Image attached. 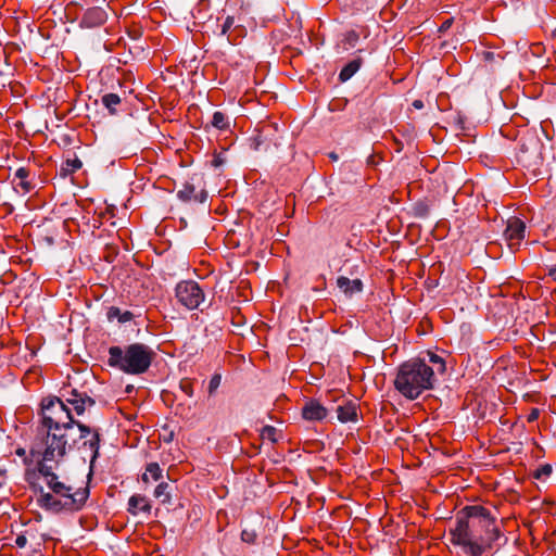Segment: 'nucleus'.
I'll use <instances>...</instances> for the list:
<instances>
[{"instance_id":"nucleus-1","label":"nucleus","mask_w":556,"mask_h":556,"mask_svg":"<svg viewBox=\"0 0 556 556\" xmlns=\"http://www.w3.org/2000/svg\"><path fill=\"white\" fill-rule=\"evenodd\" d=\"M72 409L56 396L41 401V425L30 447L31 457L45 460L63 459L67 451L76 443L73 438L77 426Z\"/></svg>"},{"instance_id":"nucleus-2","label":"nucleus","mask_w":556,"mask_h":556,"mask_svg":"<svg viewBox=\"0 0 556 556\" xmlns=\"http://www.w3.org/2000/svg\"><path fill=\"white\" fill-rule=\"evenodd\" d=\"M448 534L451 543L466 556H482L498 548L501 540L506 542L497 518L481 505L465 506L457 514Z\"/></svg>"},{"instance_id":"nucleus-3","label":"nucleus","mask_w":556,"mask_h":556,"mask_svg":"<svg viewBox=\"0 0 556 556\" xmlns=\"http://www.w3.org/2000/svg\"><path fill=\"white\" fill-rule=\"evenodd\" d=\"M38 465V471L42 482L49 491L39 490L37 503L41 508L52 513L80 510L89 497V488H73L60 479L53 471L54 465L62 459L45 460L42 457H33Z\"/></svg>"},{"instance_id":"nucleus-4","label":"nucleus","mask_w":556,"mask_h":556,"mask_svg":"<svg viewBox=\"0 0 556 556\" xmlns=\"http://www.w3.org/2000/svg\"><path fill=\"white\" fill-rule=\"evenodd\" d=\"M435 382V371L425 359L413 358L397 368L394 388L407 400H416Z\"/></svg>"},{"instance_id":"nucleus-5","label":"nucleus","mask_w":556,"mask_h":556,"mask_svg":"<svg viewBox=\"0 0 556 556\" xmlns=\"http://www.w3.org/2000/svg\"><path fill=\"white\" fill-rule=\"evenodd\" d=\"M153 357L154 352L142 343L114 345L109 349L108 364L128 375H141L149 369Z\"/></svg>"},{"instance_id":"nucleus-6","label":"nucleus","mask_w":556,"mask_h":556,"mask_svg":"<svg viewBox=\"0 0 556 556\" xmlns=\"http://www.w3.org/2000/svg\"><path fill=\"white\" fill-rule=\"evenodd\" d=\"M177 301L188 309H194L204 301V292L198 282L193 280H184L177 283L175 288Z\"/></svg>"},{"instance_id":"nucleus-7","label":"nucleus","mask_w":556,"mask_h":556,"mask_svg":"<svg viewBox=\"0 0 556 556\" xmlns=\"http://www.w3.org/2000/svg\"><path fill=\"white\" fill-rule=\"evenodd\" d=\"M77 428L79 439L84 440L83 447L90 451L92 459L97 458L99 455L100 433L98 430L91 429L81 422H77Z\"/></svg>"},{"instance_id":"nucleus-8","label":"nucleus","mask_w":556,"mask_h":556,"mask_svg":"<svg viewBox=\"0 0 556 556\" xmlns=\"http://www.w3.org/2000/svg\"><path fill=\"white\" fill-rule=\"evenodd\" d=\"M525 232L526 224L521 219L517 217L508 219L504 235L511 250L519 247L520 242L525 239Z\"/></svg>"},{"instance_id":"nucleus-9","label":"nucleus","mask_w":556,"mask_h":556,"mask_svg":"<svg viewBox=\"0 0 556 556\" xmlns=\"http://www.w3.org/2000/svg\"><path fill=\"white\" fill-rule=\"evenodd\" d=\"M65 404L71 405L77 416H81L86 409L94 406L96 402L85 392H79L76 389H72L66 399Z\"/></svg>"},{"instance_id":"nucleus-10","label":"nucleus","mask_w":556,"mask_h":556,"mask_svg":"<svg viewBox=\"0 0 556 556\" xmlns=\"http://www.w3.org/2000/svg\"><path fill=\"white\" fill-rule=\"evenodd\" d=\"M328 416V409L317 400H308L302 407V417L307 421H321Z\"/></svg>"},{"instance_id":"nucleus-11","label":"nucleus","mask_w":556,"mask_h":556,"mask_svg":"<svg viewBox=\"0 0 556 556\" xmlns=\"http://www.w3.org/2000/svg\"><path fill=\"white\" fill-rule=\"evenodd\" d=\"M177 198L181 202L204 203L207 199V192L204 188L197 190L193 184L186 182L180 190L177 191Z\"/></svg>"},{"instance_id":"nucleus-12","label":"nucleus","mask_w":556,"mask_h":556,"mask_svg":"<svg viewBox=\"0 0 556 556\" xmlns=\"http://www.w3.org/2000/svg\"><path fill=\"white\" fill-rule=\"evenodd\" d=\"M108 20V13L103 8L93 7L89 8L83 18L81 25L88 28L98 27L103 25Z\"/></svg>"},{"instance_id":"nucleus-13","label":"nucleus","mask_w":556,"mask_h":556,"mask_svg":"<svg viewBox=\"0 0 556 556\" xmlns=\"http://www.w3.org/2000/svg\"><path fill=\"white\" fill-rule=\"evenodd\" d=\"M12 184L14 190L22 195L29 193L34 189V185L29 180V170L25 167H20L15 170Z\"/></svg>"},{"instance_id":"nucleus-14","label":"nucleus","mask_w":556,"mask_h":556,"mask_svg":"<svg viewBox=\"0 0 556 556\" xmlns=\"http://www.w3.org/2000/svg\"><path fill=\"white\" fill-rule=\"evenodd\" d=\"M337 418L340 422H356L358 420V405L353 401H344L337 407Z\"/></svg>"},{"instance_id":"nucleus-15","label":"nucleus","mask_w":556,"mask_h":556,"mask_svg":"<svg viewBox=\"0 0 556 556\" xmlns=\"http://www.w3.org/2000/svg\"><path fill=\"white\" fill-rule=\"evenodd\" d=\"M337 286L348 296H352L363 290V282L361 279L351 280L344 276L338 277Z\"/></svg>"},{"instance_id":"nucleus-16","label":"nucleus","mask_w":556,"mask_h":556,"mask_svg":"<svg viewBox=\"0 0 556 556\" xmlns=\"http://www.w3.org/2000/svg\"><path fill=\"white\" fill-rule=\"evenodd\" d=\"M127 510L131 515H137L138 511L150 513L151 505L144 496H142L140 494H135L128 501V509Z\"/></svg>"},{"instance_id":"nucleus-17","label":"nucleus","mask_w":556,"mask_h":556,"mask_svg":"<svg viewBox=\"0 0 556 556\" xmlns=\"http://www.w3.org/2000/svg\"><path fill=\"white\" fill-rule=\"evenodd\" d=\"M163 477V469L155 462L149 463L146 466V471L142 475V481L149 483L151 481H159Z\"/></svg>"},{"instance_id":"nucleus-18","label":"nucleus","mask_w":556,"mask_h":556,"mask_svg":"<svg viewBox=\"0 0 556 556\" xmlns=\"http://www.w3.org/2000/svg\"><path fill=\"white\" fill-rule=\"evenodd\" d=\"M106 317L109 320L117 319L118 323L125 324L134 318V314L130 311H122L116 306H111L108 309Z\"/></svg>"},{"instance_id":"nucleus-19","label":"nucleus","mask_w":556,"mask_h":556,"mask_svg":"<svg viewBox=\"0 0 556 556\" xmlns=\"http://www.w3.org/2000/svg\"><path fill=\"white\" fill-rule=\"evenodd\" d=\"M362 65L361 59H355L350 61L340 72L339 79L344 83L349 80L359 68Z\"/></svg>"},{"instance_id":"nucleus-20","label":"nucleus","mask_w":556,"mask_h":556,"mask_svg":"<svg viewBox=\"0 0 556 556\" xmlns=\"http://www.w3.org/2000/svg\"><path fill=\"white\" fill-rule=\"evenodd\" d=\"M212 125L218 130H227L230 127L229 117L219 111H216L212 117Z\"/></svg>"},{"instance_id":"nucleus-21","label":"nucleus","mask_w":556,"mask_h":556,"mask_svg":"<svg viewBox=\"0 0 556 556\" xmlns=\"http://www.w3.org/2000/svg\"><path fill=\"white\" fill-rule=\"evenodd\" d=\"M83 166V162L77 157H73V159H67L63 164H62V167H61V170L63 172L64 175H68V174H73L75 172H77L78 169H80Z\"/></svg>"},{"instance_id":"nucleus-22","label":"nucleus","mask_w":556,"mask_h":556,"mask_svg":"<svg viewBox=\"0 0 556 556\" xmlns=\"http://www.w3.org/2000/svg\"><path fill=\"white\" fill-rule=\"evenodd\" d=\"M102 103L111 114H114L116 112V105L121 103V98L116 93H106L102 97Z\"/></svg>"},{"instance_id":"nucleus-23","label":"nucleus","mask_w":556,"mask_h":556,"mask_svg":"<svg viewBox=\"0 0 556 556\" xmlns=\"http://www.w3.org/2000/svg\"><path fill=\"white\" fill-rule=\"evenodd\" d=\"M168 483L167 482H161L156 485L154 490V496L159 498L163 504L170 502V493L168 491Z\"/></svg>"},{"instance_id":"nucleus-24","label":"nucleus","mask_w":556,"mask_h":556,"mask_svg":"<svg viewBox=\"0 0 556 556\" xmlns=\"http://www.w3.org/2000/svg\"><path fill=\"white\" fill-rule=\"evenodd\" d=\"M261 437L263 440H268L271 443L278 441V432L277 429L273 426H265L261 431Z\"/></svg>"},{"instance_id":"nucleus-25","label":"nucleus","mask_w":556,"mask_h":556,"mask_svg":"<svg viewBox=\"0 0 556 556\" xmlns=\"http://www.w3.org/2000/svg\"><path fill=\"white\" fill-rule=\"evenodd\" d=\"M220 383H222V375L217 374V372L214 374L208 381V387H207L208 396H213L215 394V392L219 388Z\"/></svg>"},{"instance_id":"nucleus-26","label":"nucleus","mask_w":556,"mask_h":556,"mask_svg":"<svg viewBox=\"0 0 556 556\" xmlns=\"http://www.w3.org/2000/svg\"><path fill=\"white\" fill-rule=\"evenodd\" d=\"M429 363L437 366V371L443 374L446 369L443 358L434 353L428 352Z\"/></svg>"},{"instance_id":"nucleus-27","label":"nucleus","mask_w":556,"mask_h":556,"mask_svg":"<svg viewBox=\"0 0 556 556\" xmlns=\"http://www.w3.org/2000/svg\"><path fill=\"white\" fill-rule=\"evenodd\" d=\"M180 390L188 396V397H192L193 394H194V391H193V383H192V380L191 379H182L180 381Z\"/></svg>"},{"instance_id":"nucleus-28","label":"nucleus","mask_w":556,"mask_h":556,"mask_svg":"<svg viewBox=\"0 0 556 556\" xmlns=\"http://www.w3.org/2000/svg\"><path fill=\"white\" fill-rule=\"evenodd\" d=\"M257 538L256 531L252 529H243L241 540L245 543L253 544Z\"/></svg>"},{"instance_id":"nucleus-29","label":"nucleus","mask_w":556,"mask_h":556,"mask_svg":"<svg viewBox=\"0 0 556 556\" xmlns=\"http://www.w3.org/2000/svg\"><path fill=\"white\" fill-rule=\"evenodd\" d=\"M235 18L233 16H227L223 24L220 25V36H225L228 31L233 27Z\"/></svg>"},{"instance_id":"nucleus-30","label":"nucleus","mask_w":556,"mask_h":556,"mask_svg":"<svg viewBox=\"0 0 556 556\" xmlns=\"http://www.w3.org/2000/svg\"><path fill=\"white\" fill-rule=\"evenodd\" d=\"M552 473V467L549 465H544V466H541L536 471H535V478L540 479L542 477H547Z\"/></svg>"},{"instance_id":"nucleus-31","label":"nucleus","mask_w":556,"mask_h":556,"mask_svg":"<svg viewBox=\"0 0 556 556\" xmlns=\"http://www.w3.org/2000/svg\"><path fill=\"white\" fill-rule=\"evenodd\" d=\"M453 24V18H447L446 21H444L441 26L439 27V31L440 33H444L446 31L447 29H450V27L452 26Z\"/></svg>"},{"instance_id":"nucleus-32","label":"nucleus","mask_w":556,"mask_h":556,"mask_svg":"<svg viewBox=\"0 0 556 556\" xmlns=\"http://www.w3.org/2000/svg\"><path fill=\"white\" fill-rule=\"evenodd\" d=\"M346 40L351 46H354L355 42L358 40V35L355 31H350L346 35Z\"/></svg>"},{"instance_id":"nucleus-33","label":"nucleus","mask_w":556,"mask_h":556,"mask_svg":"<svg viewBox=\"0 0 556 556\" xmlns=\"http://www.w3.org/2000/svg\"><path fill=\"white\" fill-rule=\"evenodd\" d=\"M540 410L538 408L531 409L530 414L528 415V421L533 422L539 418Z\"/></svg>"},{"instance_id":"nucleus-34","label":"nucleus","mask_w":556,"mask_h":556,"mask_svg":"<svg viewBox=\"0 0 556 556\" xmlns=\"http://www.w3.org/2000/svg\"><path fill=\"white\" fill-rule=\"evenodd\" d=\"M225 160L222 157V154H217L214 156L213 161H212V165L214 167H219L224 164Z\"/></svg>"},{"instance_id":"nucleus-35","label":"nucleus","mask_w":556,"mask_h":556,"mask_svg":"<svg viewBox=\"0 0 556 556\" xmlns=\"http://www.w3.org/2000/svg\"><path fill=\"white\" fill-rule=\"evenodd\" d=\"M413 106H414L415 109L420 110V109H422V108H424V102H422L421 100H415V101L413 102Z\"/></svg>"},{"instance_id":"nucleus-36","label":"nucleus","mask_w":556,"mask_h":556,"mask_svg":"<svg viewBox=\"0 0 556 556\" xmlns=\"http://www.w3.org/2000/svg\"><path fill=\"white\" fill-rule=\"evenodd\" d=\"M16 544H17L18 546H21V547H22V546H24V545L26 544V538H24V536H17V539H16Z\"/></svg>"},{"instance_id":"nucleus-37","label":"nucleus","mask_w":556,"mask_h":556,"mask_svg":"<svg viewBox=\"0 0 556 556\" xmlns=\"http://www.w3.org/2000/svg\"><path fill=\"white\" fill-rule=\"evenodd\" d=\"M549 276L556 281V268L549 270Z\"/></svg>"},{"instance_id":"nucleus-38","label":"nucleus","mask_w":556,"mask_h":556,"mask_svg":"<svg viewBox=\"0 0 556 556\" xmlns=\"http://www.w3.org/2000/svg\"><path fill=\"white\" fill-rule=\"evenodd\" d=\"M16 454H17L18 456H24V455H25V450H24V448H18V450L16 451Z\"/></svg>"},{"instance_id":"nucleus-39","label":"nucleus","mask_w":556,"mask_h":556,"mask_svg":"<svg viewBox=\"0 0 556 556\" xmlns=\"http://www.w3.org/2000/svg\"><path fill=\"white\" fill-rule=\"evenodd\" d=\"M329 156L334 161L338 159V156L334 153H330Z\"/></svg>"}]
</instances>
